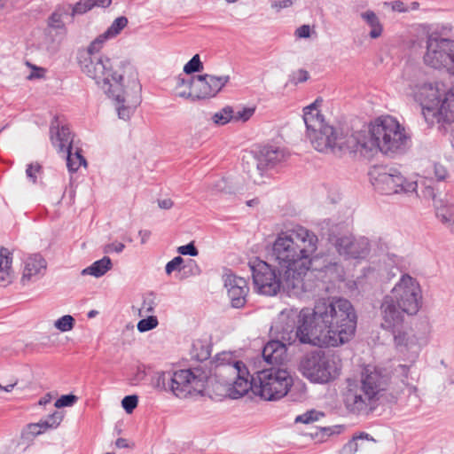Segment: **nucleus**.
<instances>
[{"instance_id": "f257e3e1", "label": "nucleus", "mask_w": 454, "mask_h": 454, "mask_svg": "<svg viewBox=\"0 0 454 454\" xmlns=\"http://www.w3.org/2000/svg\"><path fill=\"white\" fill-rule=\"evenodd\" d=\"M356 323V310L344 298L320 299L311 313L309 309L283 310L276 325L278 339L265 344L262 357L266 363L278 365L286 359L288 346L339 347L354 337ZM293 383L286 369L271 366L257 372L254 395L266 401L278 400L286 395Z\"/></svg>"}, {"instance_id": "f03ea898", "label": "nucleus", "mask_w": 454, "mask_h": 454, "mask_svg": "<svg viewBox=\"0 0 454 454\" xmlns=\"http://www.w3.org/2000/svg\"><path fill=\"white\" fill-rule=\"evenodd\" d=\"M108 39L105 32L97 36L86 50L79 51L78 63L82 71L115 102L119 118L127 121L141 103L142 86L130 62L123 60L114 65L109 58L98 56Z\"/></svg>"}, {"instance_id": "7ed1b4c3", "label": "nucleus", "mask_w": 454, "mask_h": 454, "mask_svg": "<svg viewBox=\"0 0 454 454\" xmlns=\"http://www.w3.org/2000/svg\"><path fill=\"white\" fill-rule=\"evenodd\" d=\"M317 245V236L301 225L282 231L277 235L270 258L285 271V284L289 295L299 296L309 290L304 278L310 269Z\"/></svg>"}, {"instance_id": "20e7f679", "label": "nucleus", "mask_w": 454, "mask_h": 454, "mask_svg": "<svg viewBox=\"0 0 454 454\" xmlns=\"http://www.w3.org/2000/svg\"><path fill=\"white\" fill-rule=\"evenodd\" d=\"M411 94L422 108V114L429 124L454 121V90L443 82H412Z\"/></svg>"}, {"instance_id": "39448f33", "label": "nucleus", "mask_w": 454, "mask_h": 454, "mask_svg": "<svg viewBox=\"0 0 454 454\" xmlns=\"http://www.w3.org/2000/svg\"><path fill=\"white\" fill-rule=\"evenodd\" d=\"M372 154L381 152L386 155L403 153L409 147L410 137L405 129L392 116L378 117L370 125Z\"/></svg>"}, {"instance_id": "423d86ee", "label": "nucleus", "mask_w": 454, "mask_h": 454, "mask_svg": "<svg viewBox=\"0 0 454 454\" xmlns=\"http://www.w3.org/2000/svg\"><path fill=\"white\" fill-rule=\"evenodd\" d=\"M207 375L199 368L171 372H157L152 386L160 391H171L176 397L185 398L203 387Z\"/></svg>"}, {"instance_id": "0eeeda50", "label": "nucleus", "mask_w": 454, "mask_h": 454, "mask_svg": "<svg viewBox=\"0 0 454 454\" xmlns=\"http://www.w3.org/2000/svg\"><path fill=\"white\" fill-rule=\"evenodd\" d=\"M298 369L303 377L314 383L325 384L336 380L341 371L340 360L323 350L304 354Z\"/></svg>"}, {"instance_id": "6e6552de", "label": "nucleus", "mask_w": 454, "mask_h": 454, "mask_svg": "<svg viewBox=\"0 0 454 454\" xmlns=\"http://www.w3.org/2000/svg\"><path fill=\"white\" fill-rule=\"evenodd\" d=\"M369 176L374 189L385 195L412 192L418 187L416 182L407 181L397 168L387 166H374Z\"/></svg>"}, {"instance_id": "1a4fd4ad", "label": "nucleus", "mask_w": 454, "mask_h": 454, "mask_svg": "<svg viewBox=\"0 0 454 454\" xmlns=\"http://www.w3.org/2000/svg\"><path fill=\"white\" fill-rule=\"evenodd\" d=\"M230 81L229 75L215 76L200 74L185 80L178 77V88L187 85L189 91H179L177 97L191 99H203L215 97Z\"/></svg>"}, {"instance_id": "9d476101", "label": "nucleus", "mask_w": 454, "mask_h": 454, "mask_svg": "<svg viewBox=\"0 0 454 454\" xmlns=\"http://www.w3.org/2000/svg\"><path fill=\"white\" fill-rule=\"evenodd\" d=\"M249 268L254 289L256 293L266 296H274L280 292L281 288L287 292V286L285 284V271L282 276L279 270L277 272L271 265L257 258L249 262Z\"/></svg>"}, {"instance_id": "9b49d317", "label": "nucleus", "mask_w": 454, "mask_h": 454, "mask_svg": "<svg viewBox=\"0 0 454 454\" xmlns=\"http://www.w3.org/2000/svg\"><path fill=\"white\" fill-rule=\"evenodd\" d=\"M424 62L435 69L444 68L454 75V40L442 38L436 34L429 35Z\"/></svg>"}, {"instance_id": "f8f14e48", "label": "nucleus", "mask_w": 454, "mask_h": 454, "mask_svg": "<svg viewBox=\"0 0 454 454\" xmlns=\"http://www.w3.org/2000/svg\"><path fill=\"white\" fill-rule=\"evenodd\" d=\"M408 315H415L421 306V290L418 281L410 275H403L389 294Z\"/></svg>"}, {"instance_id": "ddd939ff", "label": "nucleus", "mask_w": 454, "mask_h": 454, "mask_svg": "<svg viewBox=\"0 0 454 454\" xmlns=\"http://www.w3.org/2000/svg\"><path fill=\"white\" fill-rule=\"evenodd\" d=\"M389 384V377L381 369L367 364L360 374V390L378 402L384 395Z\"/></svg>"}, {"instance_id": "4468645a", "label": "nucleus", "mask_w": 454, "mask_h": 454, "mask_svg": "<svg viewBox=\"0 0 454 454\" xmlns=\"http://www.w3.org/2000/svg\"><path fill=\"white\" fill-rule=\"evenodd\" d=\"M343 403L346 409L354 414L368 413L378 405L374 399L364 394L360 387L351 380L348 381L347 389L343 393Z\"/></svg>"}, {"instance_id": "2eb2a0df", "label": "nucleus", "mask_w": 454, "mask_h": 454, "mask_svg": "<svg viewBox=\"0 0 454 454\" xmlns=\"http://www.w3.org/2000/svg\"><path fill=\"white\" fill-rule=\"evenodd\" d=\"M333 245L339 254L347 259L364 258L370 251L369 240L366 238L356 239L353 236L337 237Z\"/></svg>"}, {"instance_id": "dca6fc26", "label": "nucleus", "mask_w": 454, "mask_h": 454, "mask_svg": "<svg viewBox=\"0 0 454 454\" xmlns=\"http://www.w3.org/2000/svg\"><path fill=\"white\" fill-rule=\"evenodd\" d=\"M405 313L396 303L394 297L389 294L386 295L380 305L381 327L390 332H395L398 327H403Z\"/></svg>"}, {"instance_id": "f3484780", "label": "nucleus", "mask_w": 454, "mask_h": 454, "mask_svg": "<svg viewBox=\"0 0 454 454\" xmlns=\"http://www.w3.org/2000/svg\"><path fill=\"white\" fill-rule=\"evenodd\" d=\"M313 147L322 153L333 150L338 144L339 134L337 130L326 123L307 133Z\"/></svg>"}, {"instance_id": "a211bd4d", "label": "nucleus", "mask_w": 454, "mask_h": 454, "mask_svg": "<svg viewBox=\"0 0 454 454\" xmlns=\"http://www.w3.org/2000/svg\"><path fill=\"white\" fill-rule=\"evenodd\" d=\"M370 129L368 131H359L351 134L348 137H342L339 135L337 146L340 150H348L349 153H359L364 157L372 155V148L369 146L372 142Z\"/></svg>"}, {"instance_id": "6ab92c4d", "label": "nucleus", "mask_w": 454, "mask_h": 454, "mask_svg": "<svg viewBox=\"0 0 454 454\" xmlns=\"http://www.w3.org/2000/svg\"><path fill=\"white\" fill-rule=\"evenodd\" d=\"M224 286L227 288L231 306L236 309L244 307L249 292L247 279L232 273L225 274Z\"/></svg>"}, {"instance_id": "aec40b11", "label": "nucleus", "mask_w": 454, "mask_h": 454, "mask_svg": "<svg viewBox=\"0 0 454 454\" xmlns=\"http://www.w3.org/2000/svg\"><path fill=\"white\" fill-rule=\"evenodd\" d=\"M50 132L51 143L59 153H65V152L74 149V135L67 125H60L58 117H54L51 121Z\"/></svg>"}, {"instance_id": "412c9836", "label": "nucleus", "mask_w": 454, "mask_h": 454, "mask_svg": "<svg viewBox=\"0 0 454 454\" xmlns=\"http://www.w3.org/2000/svg\"><path fill=\"white\" fill-rule=\"evenodd\" d=\"M47 269V262L40 254H33L24 261V270L21 277V283L27 285L42 278Z\"/></svg>"}, {"instance_id": "4be33fe9", "label": "nucleus", "mask_w": 454, "mask_h": 454, "mask_svg": "<svg viewBox=\"0 0 454 454\" xmlns=\"http://www.w3.org/2000/svg\"><path fill=\"white\" fill-rule=\"evenodd\" d=\"M257 157L252 159V163L261 167L262 175L263 176L268 170L284 161L286 154L279 148L264 147L257 153Z\"/></svg>"}, {"instance_id": "5701e85b", "label": "nucleus", "mask_w": 454, "mask_h": 454, "mask_svg": "<svg viewBox=\"0 0 454 454\" xmlns=\"http://www.w3.org/2000/svg\"><path fill=\"white\" fill-rule=\"evenodd\" d=\"M228 385L231 386L229 388L230 397L238 399L245 395L248 390H251L254 394V385H257V376H250L247 371V373L236 376Z\"/></svg>"}, {"instance_id": "b1692460", "label": "nucleus", "mask_w": 454, "mask_h": 454, "mask_svg": "<svg viewBox=\"0 0 454 454\" xmlns=\"http://www.w3.org/2000/svg\"><path fill=\"white\" fill-rule=\"evenodd\" d=\"M244 373H247V368L241 361L221 366L215 371V375L219 378V380L225 385L230 384L236 376Z\"/></svg>"}, {"instance_id": "393cba45", "label": "nucleus", "mask_w": 454, "mask_h": 454, "mask_svg": "<svg viewBox=\"0 0 454 454\" xmlns=\"http://www.w3.org/2000/svg\"><path fill=\"white\" fill-rule=\"evenodd\" d=\"M303 121L306 125L307 133L316 128L322 127L325 120L317 109V101L303 108Z\"/></svg>"}, {"instance_id": "a878e982", "label": "nucleus", "mask_w": 454, "mask_h": 454, "mask_svg": "<svg viewBox=\"0 0 454 454\" xmlns=\"http://www.w3.org/2000/svg\"><path fill=\"white\" fill-rule=\"evenodd\" d=\"M12 253L5 247L0 248V282L8 285L12 282L13 271L12 270Z\"/></svg>"}, {"instance_id": "bb28decb", "label": "nucleus", "mask_w": 454, "mask_h": 454, "mask_svg": "<svg viewBox=\"0 0 454 454\" xmlns=\"http://www.w3.org/2000/svg\"><path fill=\"white\" fill-rule=\"evenodd\" d=\"M361 19L367 26L371 27L369 35L372 39H377L383 33V25L381 24L378 15L372 10H367L360 13Z\"/></svg>"}, {"instance_id": "cd10ccee", "label": "nucleus", "mask_w": 454, "mask_h": 454, "mask_svg": "<svg viewBox=\"0 0 454 454\" xmlns=\"http://www.w3.org/2000/svg\"><path fill=\"white\" fill-rule=\"evenodd\" d=\"M112 261L108 256L94 262L90 266L82 270V275H91L100 278L112 269Z\"/></svg>"}, {"instance_id": "c85d7f7f", "label": "nucleus", "mask_w": 454, "mask_h": 454, "mask_svg": "<svg viewBox=\"0 0 454 454\" xmlns=\"http://www.w3.org/2000/svg\"><path fill=\"white\" fill-rule=\"evenodd\" d=\"M258 158L257 154L248 153L242 158V167L254 184H261L262 178L261 167L252 163V159Z\"/></svg>"}, {"instance_id": "c756f323", "label": "nucleus", "mask_w": 454, "mask_h": 454, "mask_svg": "<svg viewBox=\"0 0 454 454\" xmlns=\"http://www.w3.org/2000/svg\"><path fill=\"white\" fill-rule=\"evenodd\" d=\"M81 153L82 150L76 148L74 153L73 150H68L64 153L66 154L67 167L72 173L76 172L82 165H87L86 160Z\"/></svg>"}, {"instance_id": "7c9ffc66", "label": "nucleus", "mask_w": 454, "mask_h": 454, "mask_svg": "<svg viewBox=\"0 0 454 454\" xmlns=\"http://www.w3.org/2000/svg\"><path fill=\"white\" fill-rule=\"evenodd\" d=\"M95 6L108 7L109 1L106 0L105 2L99 1V3H97L95 0H80L72 7V16L84 14Z\"/></svg>"}, {"instance_id": "2f4dec72", "label": "nucleus", "mask_w": 454, "mask_h": 454, "mask_svg": "<svg viewBox=\"0 0 454 454\" xmlns=\"http://www.w3.org/2000/svg\"><path fill=\"white\" fill-rule=\"evenodd\" d=\"M343 429L344 427L340 425L333 427H324L317 428L315 433H310V435L314 438H317L320 442H324L330 435L340 434Z\"/></svg>"}, {"instance_id": "473e14b6", "label": "nucleus", "mask_w": 454, "mask_h": 454, "mask_svg": "<svg viewBox=\"0 0 454 454\" xmlns=\"http://www.w3.org/2000/svg\"><path fill=\"white\" fill-rule=\"evenodd\" d=\"M233 118V107L225 106L221 109L219 112H216L213 116L212 120L216 125H224Z\"/></svg>"}, {"instance_id": "72a5a7b5", "label": "nucleus", "mask_w": 454, "mask_h": 454, "mask_svg": "<svg viewBox=\"0 0 454 454\" xmlns=\"http://www.w3.org/2000/svg\"><path fill=\"white\" fill-rule=\"evenodd\" d=\"M128 25V19L124 16L116 18L105 33L113 38L119 35L121 31Z\"/></svg>"}, {"instance_id": "f704fd0d", "label": "nucleus", "mask_w": 454, "mask_h": 454, "mask_svg": "<svg viewBox=\"0 0 454 454\" xmlns=\"http://www.w3.org/2000/svg\"><path fill=\"white\" fill-rule=\"evenodd\" d=\"M202 69L203 64L199 54H195L184 67V72L186 74L200 72Z\"/></svg>"}, {"instance_id": "c9c22d12", "label": "nucleus", "mask_w": 454, "mask_h": 454, "mask_svg": "<svg viewBox=\"0 0 454 454\" xmlns=\"http://www.w3.org/2000/svg\"><path fill=\"white\" fill-rule=\"evenodd\" d=\"M54 325L61 332L70 331L74 328V318L70 315H65L55 321Z\"/></svg>"}, {"instance_id": "e433bc0d", "label": "nucleus", "mask_w": 454, "mask_h": 454, "mask_svg": "<svg viewBox=\"0 0 454 454\" xmlns=\"http://www.w3.org/2000/svg\"><path fill=\"white\" fill-rule=\"evenodd\" d=\"M158 324L159 322L155 316H148L146 318L139 320L137 327L140 333H145L154 329Z\"/></svg>"}, {"instance_id": "4c0bfd02", "label": "nucleus", "mask_w": 454, "mask_h": 454, "mask_svg": "<svg viewBox=\"0 0 454 454\" xmlns=\"http://www.w3.org/2000/svg\"><path fill=\"white\" fill-rule=\"evenodd\" d=\"M324 417V413L317 411L315 410L309 411L301 415H299L295 418V423L301 422L304 424H309L314 421L319 419V418Z\"/></svg>"}, {"instance_id": "58836bf2", "label": "nucleus", "mask_w": 454, "mask_h": 454, "mask_svg": "<svg viewBox=\"0 0 454 454\" xmlns=\"http://www.w3.org/2000/svg\"><path fill=\"white\" fill-rule=\"evenodd\" d=\"M401 328L398 327L395 332H392L395 346L397 348H408L411 342L410 336L406 332L402 331Z\"/></svg>"}, {"instance_id": "ea45409f", "label": "nucleus", "mask_w": 454, "mask_h": 454, "mask_svg": "<svg viewBox=\"0 0 454 454\" xmlns=\"http://www.w3.org/2000/svg\"><path fill=\"white\" fill-rule=\"evenodd\" d=\"M254 107H243L236 112L233 110L232 121L245 122L254 115Z\"/></svg>"}, {"instance_id": "a19ab883", "label": "nucleus", "mask_w": 454, "mask_h": 454, "mask_svg": "<svg viewBox=\"0 0 454 454\" xmlns=\"http://www.w3.org/2000/svg\"><path fill=\"white\" fill-rule=\"evenodd\" d=\"M63 418L64 416L62 412L55 411L53 413L50 414L45 419H43V425L51 429L56 428L59 426V424L63 420Z\"/></svg>"}, {"instance_id": "79ce46f5", "label": "nucleus", "mask_w": 454, "mask_h": 454, "mask_svg": "<svg viewBox=\"0 0 454 454\" xmlns=\"http://www.w3.org/2000/svg\"><path fill=\"white\" fill-rule=\"evenodd\" d=\"M43 173V168L38 162L30 163L27 166L26 175L27 177L33 183L35 184L37 181V176Z\"/></svg>"}, {"instance_id": "37998d69", "label": "nucleus", "mask_w": 454, "mask_h": 454, "mask_svg": "<svg viewBox=\"0 0 454 454\" xmlns=\"http://www.w3.org/2000/svg\"><path fill=\"white\" fill-rule=\"evenodd\" d=\"M234 362L238 361L233 359L231 353L223 352L217 354L215 360V371H217L221 366H224Z\"/></svg>"}, {"instance_id": "c03bdc74", "label": "nucleus", "mask_w": 454, "mask_h": 454, "mask_svg": "<svg viewBox=\"0 0 454 454\" xmlns=\"http://www.w3.org/2000/svg\"><path fill=\"white\" fill-rule=\"evenodd\" d=\"M78 400L74 395H63L54 403L56 408L70 407L73 406Z\"/></svg>"}, {"instance_id": "a18cd8bd", "label": "nucleus", "mask_w": 454, "mask_h": 454, "mask_svg": "<svg viewBox=\"0 0 454 454\" xmlns=\"http://www.w3.org/2000/svg\"><path fill=\"white\" fill-rule=\"evenodd\" d=\"M137 403L138 399L137 396L135 395H127L121 401V405L127 413H131L137 406Z\"/></svg>"}, {"instance_id": "49530a36", "label": "nucleus", "mask_w": 454, "mask_h": 454, "mask_svg": "<svg viewBox=\"0 0 454 454\" xmlns=\"http://www.w3.org/2000/svg\"><path fill=\"white\" fill-rule=\"evenodd\" d=\"M184 262V259L181 256H176L174 259L169 261L165 267L166 273L170 275L173 271L178 270L180 271L182 269V264Z\"/></svg>"}, {"instance_id": "de8ad7c7", "label": "nucleus", "mask_w": 454, "mask_h": 454, "mask_svg": "<svg viewBox=\"0 0 454 454\" xmlns=\"http://www.w3.org/2000/svg\"><path fill=\"white\" fill-rule=\"evenodd\" d=\"M155 307V297L153 294H150L144 299L140 311H145V313H153Z\"/></svg>"}, {"instance_id": "09e8293b", "label": "nucleus", "mask_w": 454, "mask_h": 454, "mask_svg": "<svg viewBox=\"0 0 454 454\" xmlns=\"http://www.w3.org/2000/svg\"><path fill=\"white\" fill-rule=\"evenodd\" d=\"M177 252L183 255L197 256L199 254L198 249L192 242L181 246L177 248Z\"/></svg>"}, {"instance_id": "8fccbe9b", "label": "nucleus", "mask_w": 454, "mask_h": 454, "mask_svg": "<svg viewBox=\"0 0 454 454\" xmlns=\"http://www.w3.org/2000/svg\"><path fill=\"white\" fill-rule=\"evenodd\" d=\"M48 24L53 28L63 27L64 23L62 20V15L58 12H53L49 18Z\"/></svg>"}, {"instance_id": "3c124183", "label": "nucleus", "mask_w": 454, "mask_h": 454, "mask_svg": "<svg viewBox=\"0 0 454 454\" xmlns=\"http://www.w3.org/2000/svg\"><path fill=\"white\" fill-rule=\"evenodd\" d=\"M124 248H125V245L123 243L114 242L111 244H107L104 248V252L107 253V254L114 253V252L121 253Z\"/></svg>"}, {"instance_id": "603ef678", "label": "nucleus", "mask_w": 454, "mask_h": 454, "mask_svg": "<svg viewBox=\"0 0 454 454\" xmlns=\"http://www.w3.org/2000/svg\"><path fill=\"white\" fill-rule=\"evenodd\" d=\"M434 175L438 181H443L448 176L447 169L445 167L439 163H435L434 166Z\"/></svg>"}, {"instance_id": "864d4df0", "label": "nucleus", "mask_w": 454, "mask_h": 454, "mask_svg": "<svg viewBox=\"0 0 454 454\" xmlns=\"http://www.w3.org/2000/svg\"><path fill=\"white\" fill-rule=\"evenodd\" d=\"M295 0H275L272 3L271 7L277 11H280L281 9L292 6Z\"/></svg>"}, {"instance_id": "5fc2aeb1", "label": "nucleus", "mask_w": 454, "mask_h": 454, "mask_svg": "<svg viewBox=\"0 0 454 454\" xmlns=\"http://www.w3.org/2000/svg\"><path fill=\"white\" fill-rule=\"evenodd\" d=\"M369 434L366 433H361L357 436H354L353 439L348 442L346 448H348L350 450L356 451L357 450V440L359 439H368Z\"/></svg>"}, {"instance_id": "6e6d98bb", "label": "nucleus", "mask_w": 454, "mask_h": 454, "mask_svg": "<svg viewBox=\"0 0 454 454\" xmlns=\"http://www.w3.org/2000/svg\"><path fill=\"white\" fill-rule=\"evenodd\" d=\"M295 35L299 38H308L310 35V27L309 25H302L295 31Z\"/></svg>"}, {"instance_id": "4d7b16f0", "label": "nucleus", "mask_w": 454, "mask_h": 454, "mask_svg": "<svg viewBox=\"0 0 454 454\" xmlns=\"http://www.w3.org/2000/svg\"><path fill=\"white\" fill-rule=\"evenodd\" d=\"M390 4L394 12H405L408 11V9L405 7L404 3L402 1H394Z\"/></svg>"}, {"instance_id": "13d9d810", "label": "nucleus", "mask_w": 454, "mask_h": 454, "mask_svg": "<svg viewBox=\"0 0 454 454\" xmlns=\"http://www.w3.org/2000/svg\"><path fill=\"white\" fill-rule=\"evenodd\" d=\"M38 427H40V426L37 425L36 423L29 424L28 425L29 433L32 434L33 435H38V434H42V429H39Z\"/></svg>"}, {"instance_id": "bf43d9fd", "label": "nucleus", "mask_w": 454, "mask_h": 454, "mask_svg": "<svg viewBox=\"0 0 454 454\" xmlns=\"http://www.w3.org/2000/svg\"><path fill=\"white\" fill-rule=\"evenodd\" d=\"M173 206V201L169 199L159 200V207L164 209H169Z\"/></svg>"}, {"instance_id": "052dcab7", "label": "nucleus", "mask_w": 454, "mask_h": 454, "mask_svg": "<svg viewBox=\"0 0 454 454\" xmlns=\"http://www.w3.org/2000/svg\"><path fill=\"white\" fill-rule=\"evenodd\" d=\"M138 234H139V236L141 238V243L145 244L148 240V239L150 238L151 231H148V230H141V231H139Z\"/></svg>"}, {"instance_id": "680f3d73", "label": "nucleus", "mask_w": 454, "mask_h": 454, "mask_svg": "<svg viewBox=\"0 0 454 454\" xmlns=\"http://www.w3.org/2000/svg\"><path fill=\"white\" fill-rule=\"evenodd\" d=\"M115 446L119 449H122V448H129V444L126 439L118 438L115 442Z\"/></svg>"}, {"instance_id": "e2e57ef3", "label": "nucleus", "mask_w": 454, "mask_h": 454, "mask_svg": "<svg viewBox=\"0 0 454 454\" xmlns=\"http://www.w3.org/2000/svg\"><path fill=\"white\" fill-rule=\"evenodd\" d=\"M35 72H32L29 75V79L40 78L43 75L44 70L43 68H35Z\"/></svg>"}, {"instance_id": "0e129e2a", "label": "nucleus", "mask_w": 454, "mask_h": 454, "mask_svg": "<svg viewBox=\"0 0 454 454\" xmlns=\"http://www.w3.org/2000/svg\"><path fill=\"white\" fill-rule=\"evenodd\" d=\"M210 356L208 348H203L200 355H198V359L200 361L207 360Z\"/></svg>"}, {"instance_id": "69168bd1", "label": "nucleus", "mask_w": 454, "mask_h": 454, "mask_svg": "<svg viewBox=\"0 0 454 454\" xmlns=\"http://www.w3.org/2000/svg\"><path fill=\"white\" fill-rule=\"evenodd\" d=\"M338 267V263L337 262H329L328 264H326L323 270L325 271V272H328V271H331L333 270H336V268Z\"/></svg>"}, {"instance_id": "338daca9", "label": "nucleus", "mask_w": 454, "mask_h": 454, "mask_svg": "<svg viewBox=\"0 0 454 454\" xmlns=\"http://www.w3.org/2000/svg\"><path fill=\"white\" fill-rule=\"evenodd\" d=\"M300 75L301 76L299 77V82H305L309 78V74L305 70H300Z\"/></svg>"}, {"instance_id": "774afa93", "label": "nucleus", "mask_w": 454, "mask_h": 454, "mask_svg": "<svg viewBox=\"0 0 454 454\" xmlns=\"http://www.w3.org/2000/svg\"><path fill=\"white\" fill-rule=\"evenodd\" d=\"M50 402H51V396L49 395H47L39 400V404L45 405L46 403H48Z\"/></svg>"}]
</instances>
